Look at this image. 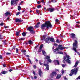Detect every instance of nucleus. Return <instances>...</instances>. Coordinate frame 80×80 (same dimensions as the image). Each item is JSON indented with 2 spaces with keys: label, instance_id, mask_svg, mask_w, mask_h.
<instances>
[{
  "label": "nucleus",
  "instance_id": "nucleus-45",
  "mask_svg": "<svg viewBox=\"0 0 80 80\" xmlns=\"http://www.w3.org/2000/svg\"><path fill=\"white\" fill-rule=\"evenodd\" d=\"M28 61H29L30 63H31V60H30V58H28Z\"/></svg>",
  "mask_w": 80,
  "mask_h": 80
},
{
  "label": "nucleus",
  "instance_id": "nucleus-30",
  "mask_svg": "<svg viewBox=\"0 0 80 80\" xmlns=\"http://www.w3.org/2000/svg\"><path fill=\"white\" fill-rule=\"evenodd\" d=\"M51 2H52V3H55L57 2V1H56V0H51Z\"/></svg>",
  "mask_w": 80,
  "mask_h": 80
},
{
  "label": "nucleus",
  "instance_id": "nucleus-40",
  "mask_svg": "<svg viewBox=\"0 0 80 80\" xmlns=\"http://www.w3.org/2000/svg\"><path fill=\"white\" fill-rule=\"evenodd\" d=\"M61 73L62 74H63V73H64V70H63V69H62Z\"/></svg>",
  "mask_w": 80,
  "mask_h": 80
},
{
  "label": "nucleus",
  "instance_id": "nucleus-23",
  "mask_svg": "<svg viewBox=\"0 0 80 80\" xmlns=\"http://www.w3.org/2000/svg\"><path fill=\"white\" fill-rule=\"evenodd\" d=\"M78 62L77 61L76 62L75 65L74 66V67H76L77 65H78Z\"/></svg>",
  "mask_w": 80,
  "mask_h": 80
},
{
  "label": "nucleus",
  "instance_id": "nucleus-26",
  "mask_svg": "<svg viewBox=\"0 0 80 80\" xmlns=\"http://www.w3.org/2000/svg\"><path fill=\"white\" fill-rule=\"evenodd\" d=\"M13 3H14V1L13 0H11V5H13Z\"/></svg>",
  "mask_w": 80,
  "mask_h": 80
},
{
  "label": "nucleus",
  "instance_id": "nucleus-44",
  "mask_svg": "<svg viewBox=\"0 0 80 80\" xmlns=\"http://www.w3.org/2000/svg\"><path fill=\"white\" fill-rule=\"evenodd\" d=\"M56 22H59V20H58V19H56Z\"/></svg>",
  "mask_w": 80,
  "mask_h": 80
},
{
  "label": "nucleus",
  "instance_id": "nucleus-47",
  "mask_svg": "<svg viewBox=\"0 0 80 80\" xmlns=\"http://www.w3.org/2000/svg\"><path fill=\"white\" fill-rule=\"evenodd\" d=\"M33 73L34 74V75H35L36 74H35V71H33Z\"/></svg>",
  "mask_w": 80,
  "mask_h": 80
},
{
  "label": "nucleus",
  "instance_id": "nucleus-52",
  "mask_svg": "<svg viewBox=\"0 0 80 80\" xmlns=\"http://www.w3.org/2000/svg\"><path fill=\"white\" fill-rule=\"evenodd\" d=\"M40 22H38L37 23V24L38 25H40Z\"/></svg>",
  "mask_w": 80,
  "mask_h": 80
},
{
  "label": "nucleus",
  "instance_id": "nucleus-7",
  "mask_svg": "<svg viewBox=\"0 0 80 80\" xmlns=\"http://www.w3.org/2000/svg\"><path fill=\"white\" fill-rule=\"evenodd\" d=\"M58 49H60V50H63V49H65V48L67 49V48H68L65 47H62V45L59 44L58 45Z\"/></svg>",
  "mask_w": 80,
  "mask_h": 80
},
{
  "label": "nucleus",
  "instance_id": "nucleus-63",
  "mask_svg": "<svg viewBox=\"0 0 80 80\" xmlns=\"http://www.w3.org/2000/svg\"><path fill=\"white\" fill-rule=\"evenodd\" d=\"M0 39H2V38H1V35H0Z\"/></svg>",
  "mask_w": 80,
  "mask_h": 80
},
{
  "label": "nucleus",
  "instance_id": "nucleus-38",
  "mask_svg": "<svg viewBox=\"0 0 80 80\" xmlns=\"http://www.w3.org/2000/svg\"><path fill=\"white\" fill-rule=\"evenodd\" d=\"M19 40H25V38H20Z\"/></svg>",
  "mask_w": 80,
  "mask_h": 80
},
{
  "label": "nucleus",
  "instance_id": "nucleus-32",
  "mask_svg": "<svg viewBox=\"0 0 80 80\" xmlns=\"http://www.w3.org/2000/svg\"><path fill=\"white\" fill-rule=\"evenodd\" d=\"M35 28H38L39 27V25L37 24L35 26Z\"/></svg>",
  "mask_w": 80,
  "mask_h": 80
},
{
  "label": "nucleus",
  "instance_id": "nucleus-11",
  "mask_svg": "<svg viewBox=\"0 0 80 80\" xmlns=\"http://www.w3.org/2000/svg\"><path fill=\"white\" fill-rule=\"evenodd\" d=\"M47 10H48V11H49V12H53L54 11V8H49L47 9Z\"/></svg>",
  "mask_w": 80,
  "mask_h": 80
},
{
  "label": "nucleus",
  "instance_id": "nucleus-31",
  "mask_svg": "<svg viewBox=\"0 0 80 80\" xmlns=\"http://www.w3.org/2000/svg\"><path fill=\"white\" fill-rule=\"evenodd\" d=\"M41 2L42 3H43L44 4V5L45 3V0H42Z\"/></svg>",
  "mask_w": 80,
  "mask_h": 80
},
{
  "label": "nucleus",
  "instance_id": "nucleus-37",
  "mask_svg": "<svg viewBox=\"0 0 80 80\" xmlns=\"http://www.w3.org/2000/svg\"><path fill=\"white\" fill-rule=\"evenodd\" d=\"M41 8V6L40 5H39L37 6L38 8Z\"/></svg>",
  "mask_w": 80,
  "mask_h": 80
},
{
  "label": "nucleus",
  "instance_id": "nucleus-12",
  "mask_svg": "<svg viewBox=\"0 0 80 80\" xmlns=\"http://www.w3.org/2000/svg\"><path fill=\"white\" fill-rule=\"evenodd\" d=\"M43 47V45L42 44H41V45H40V48L38 51V52H40L42 51V47Z\"/></svg>",
  "mask_w": 80,
  "mask_h": 80
},
{
  "label": "nucleus",
  "instance_id": "nucleus-22",
  "mask_svg": "<svg viewBox=\"0 0 80 80\" xmlns=\"http://www.w3.org/2000/svg\"><path fill=\"white\" fill-rule=\"evenodd\" d=\"M61 40H60L59 39H57L56 41V43H59L61 42Z\"/></svg>",
  "mask_w": 80,
  "mask_h": 80
},
{
  "label": "nucleus",
  "instance_id": "nucleus-3",
  "mask_svg": "<svg viewBox=\"0 0 80 80\" xmlns=\"http://www.w3.org/2000/svg\"><path fill=\"white\" fill-rule=\"evenodd\" d=\"M78 48V42L76 40H75L74 43L73 44V48L72 49L75 51L78 55H80V53L78 52L77 51V49Z\"/></svg>",
  "mask_w": 80,
  "mask_h": 80
},
{
  "label": "nucleus",
  "instance_id": "nucleus-61",
  "mask_svg": "<svg viewBox=\"0 0 80 80\" xmlns=\"http://www.w3.org/2000/svg\"><path fill=\"white\" fill-rule=\"evenodd\" d=\"M12 69L9 70V72H12Z\"/></svg>",
  "mask_w": 80,
  "mask_h": 80
},
{
  "label": "nucleus",
  "instance_id": "nucleus-21",
  "mask_svg": "<svg viewBox=\"0 0 80 80\" xmlns=\"http://www.w3.org/2000/svg\"><path fill=\"white\" fill-rule=\"evenodd\" d=\"M50 41L52 42H54V39L53 38H50Z\"/></svg>",
  "mask_w": 80,
  "mask_h": 80
},
{
  "label": "nucleus",
  "instance_id": "nucleus-8",
  "mask_svg": "<svg viewBox=\"0 0 80 80\" xmlns=\"http://www.w3.org/2000/svg\"><path fill=\"white\" fill-rule=\"evenodd\" d=\"M56 51H58L57 53H59V54H62V55L63 54V53L62 52H59V51H58V48H56L53 51L54 52H56Z\"/></svg>",
  "mask_w": 80,
  "mask_h": 80
},
{
  "label": "nucleus",
  "instance_id": "nucleus-9",
  "mask_svg": "<svg viewBox=\"0 0 80 80\" xmlns=\"http://www.w3.org/2000/svg\"><path fill=\"white\" fill-rule=\"evenodd\" d=\"M46 58L48 60V61L50 63H51L52 62V60L51 59H50V56H46Z\"/></svg>",
  "mask_w": 80,
  "mask_h": 80
},
{
  "label": "nucleus",
  "instance_id": "nucleus-57",
  "mask_svg": "<svg viewBox=\"0 0 80 80\" xmlns=\"http://www.w3.org/2000/svg\"><path fill=\"white\" fill-rule=\"evenodd\" d=\"M10 19V18L9 17H8V18L7 19V20H9Z\"/></svg>",
  "mask_w": 80,
  "mask_h": 80
},
{
  "label": "nucleus",
  "instance_id": "nucleus-54",
  "mask_svg": "<svg viewBox=\"0 0 80 80\" xmlns=\"http://www.w3.org/2000/svg\"><path fill=\"white\" fill-rule=\"evenodd\" d=\"M62 67H65V65L62 64Z\"/></svg>",
  "mask_w": 80,
  "mask_h": 80
},
{
  "label": "nucleus",
  "instance_id": "nucleus-50",
  "mask_svg": "<svg viewBox=\"0 0 80 80\" xmlns=\"http://www.w3.org/2000/svg\"><path fill=\"white\" fill-rule=\"evenodd\" d=\"M3 67H6V65H5V64H3Z\"/></svg>",
  "mask_w": 80,
  "mask_h": 80
},
{
  "label": "nucleus",
  "instance_id": "nucleus-19",
  "mask_svg": "<svg viewBox=\"0 0 80 80\" xmlns=\"http://www.w3.org/2000/svg\"><path fill=\"white\" fill-rule=\"evenodd\" d=\"M42 52L43 55H44V56H46V55H47V54H46V52H45V51L43 50L42 51Z\"/></svg>",
  "mask_w": 80,
  "mask_h": 80
},
{
  "label": "nucleus",
  "instance_id": "nucleus-17",
  "mask_svg": "<svg viewBox=\"0 0 80 80\" xmlns=\"http://www.w3.org/2000/svg\"><path fill=\"white\" fill-rule=\"evenodd\" d=\"M15 21L16 22H22V21L20 20V19H18V18H16V19L15 20Z\"/></svg>",
  "mask_w": 80,
  "mask_h": 80
},
{
  "label": "nucleus",
  "instance_id": "nucleus-51",
  "mask_svg": "<svg viewBox=\"0 0 80 80\" xmlns=\"http://www.w3.org/2000/svg\"><path fill=\"white\" fill-rule=\"evenodd\" d=\"M40 3H41V2H40V1H38V2H37V3L38 4H40Z\"/></svg>",
  "mask_w": 80,
  "mask_h": 80
},
{
  "label": "nucleus",
  "instance_id": "nucleus-58",
  "mask_svg": "<svg viewBox=\"0 0 80 80\" xmlns=\"http://www.w3.org/2000/svg\"><path fill=\"white\" fill-rule=\"evenodd\" d=\"M35 60L36 62H38V60L37 59H35Z\"/></svg>",
  "mask_w": 80,
  "mask_h": 80
},
{
  "label": "nucleus",
  "instance_id": "nucleus-16",
  "mask_svg": "<svg viewBox=\"0 0 80 80\" xmlns=\"http://www.w3.org/2000/svg\"><path fill=\"white\" fill-rule=\"evenodd\" d=\"M61 77H62V75L60 74H58L57 75V76L56 77V78L57 79H58L59 78H60Z\"/></svg>",
  "mask_w": 80,
  "mask_h": 80
},
{
  "label": "nucleus",
  "instance_id": "nucleus-1",
  "mask_svg": "<svg viewBox=\"0 0 80 80\" xmlns=\"http://www.w3.org/2000/svg\"><path fill=\"white\" fill-rule=\"evenodd\" d=\"M45 27H47V28L52 27V25L50 21L47 22L44 24H42L41 26V28L42 29V30H45Z\"/></svg>",
  "mask_w": 80,
  "mask_h": 80
},
{
  "label": "nucleus",
  "instance_id": "nucleus-4",
  "mask_svg": "<svg viewBox=\"0 0 80 80\" xmlns=\"http://www.w3.org/2000/svg\"><path fill=\"white\" fill-rule=\"evenodd\" d=\"M39 63L41 65H44L46 67V69L47 70H49V65H48V62H47L46 61H45L44 63H43L42 64L41 63L40 61H39Z\"/></svg>",
  "mask_w": 80,
  "mask_h": 80
},
{
  "label": "nucleus",
  "instance_id": "nucleus-55",
  "mask_svg": "<svg viewBox=\"0 0 80 80\" xmlns=\"http://www.w3.org/2000/svg\"><path fill=\"white\" fill-rule=\"evenodd\" d=\"M54 46H57V43H54Z\"/></svg>",
  "mask_w": 80,
  "mask_h": 80
},
{
  "label": "nucleus",
  "instance_id": "nucleus-25",
  "mask_svg": "<svg viewBox=\"0 0 80 80\" xmlns=\"http://www.w3.org/2000/svg\"><path fill=\"white\" fill-rule=\"evenodd\" d=\"M22 52L23 54L24 55H26V50H24L22 51Z\"/></svg>",
  "mask_w": 80,
  "mask_h": 80
},
{
  "label": "nucleus",
  "instance_id": "nucleus-43",
  "mask_svg": "<svg viewBox=\"0 0 80 80\" xmlns=\"http://www.w3.org/2000/svg\"><path fill=\"white\" fill-rule=\"evenodd\" d=\"M33 67L34 69H36V68H37V67H36V66H35V65H34L33 66Z\"/></svg>",
  "mask_w": 80,
  "mask_h": 80
},
{
  "label": "nucleus",
  "instance_id": "nucleus-2",
  "mask_svg": "<svg viewBox=\"0 0 80 80\" xmlns=\"http://www.w3.org/2000/svg\"><path fill=\"white\" fill-rule=\"evenodd\" d=\"M65 56L66 57H64L63 59H64L63 61V63H65V62H67L69 64H71V61L70 60L71 59V58H70L69 55H67V53H65Z\"/></svg>",
  "mask_w": 80,
  "mask_h": 80
},
{
  "label": "nucleus",
  "instance_id": "nucleus-15",
  "mask_svg": "<svg viewBox=\"0 0 80 80\" xmlns=\"http://www.w3.org/2000/svg\"><path fill=\"white\" fill-rule=\"evenodd\" d=\"M71 37L72 38H75V34L74 33H71L70 34Z\"/></svg>",
  "mask_w": 80,
  "mask_h": 80
},
{
  "label": "nucleus",
  "instance_id": "nucleus-35",
  "mask_svg": "<svg viewBox=\"0 0 80 80\" xmlns=\"http://www.w3.org/2000/svg\"><path fill=\"white\" fill-rule=\"evenodd\" d=\"M18 10L19 11H20V10H21V7H20V6L18 7Z\"/></svg>",
  "mask_w": 80,
  "mask_h": 80
},
{
  "label": "nucleus",
  "instance_id": "nucleus-64",
  "mask_svg": "<svg viewBox=\"0 0 80 80\" xmlns=\"http://www.w3.org/2000/svg\"><path fill=\"white\" fill-rule=\"evenodd\" d=\"M38 47V46L37 45V46H36V47H35V48H37V47Z\"/></svg>",
  "mask_w": 80,
  "mask_h": 80
},
{
  "label": "nucleus",
  "instance_id": "nucleus-28",
  "mask_svg": "<svg viewBox=\"0 0 80 80\" xmlns=\"http://www.w3.org/2000/svg\"><path fill=\"white\" fill-rule=\"evenodd\" d=\"M36 12H37V13L38 14V15H39V13H40V11L37 9H36Z\"/></svg>",
  "mask_w": 80,
  "mask_h": 80
},
{
  "label": "nucleus",
  "instance_id": "nucleus-29",
  "mask_svg": "<svg viewBox=\"0 0 80 80\" xmlns=\"http://www.w3.org/2000/svg\"><path fill=\"white\" fill-rule=\"evenodd\" d=\"M22 36L25 37L26 35V33L25 32H23L22 34Z\"/></svg>",
  "mask_w": 80,
  "mask_h": 80
},
{
  "label": "nucleus",
  "instance_id": "nucleus-60",
  "mask_svg": "<svg viewBox=\"0 0 80 80\" xmlns=\"http://www.w3.org/2000/svg\"><path fill=\"white\" fill-rule=\"evenodd\" d=\"M48 3H51V1H49L48 2Z\"/></svg>",
  "mask_w": 80,
  "mask_h": 80
},
{
  "label": "nucleus",
  "instance_id": "nucleus-13",
  "mask_svg": "<svg viewBox=\"0 0 80 80\" xmlns=\"http://www.w3.org/2000/svg\"><path fill=\"white\" fill-rule=\"evenodd\" d=\"M54 64L56 65H59L60 63L58 60H55L54 61Z\"/></svg>",
  "mask_w": 80,
  "mask_h": 80
},
{
  "label": "nucleus",
  "instance_id": "nucleus-6",
  "mask_svg": "<svg viewBox=\"0 0 80 80\" xmlns=\"http://www.w3.org/2000/svg\"><path fill=\"white\" fill-rule=\"evenodd\" d=\"M27 30L29 31L30 33L31 34H35V31L33 30V27H29L27 28Z\"/></svg>",
  "mask_w": 80,
  "mask_h": 80
},
{
  "label": "nucleus",
  "instance_id": "nucleus-10",
  "mask_svg": "<svg viewBox=\"0 0 80 80\" xmlns=\"http://www.w3.org/2000/svg\"><path fill=\"white\" fill-rule=\"evenodd\" d=\"M56 75H57V72H56L55 71L52 72V73L50 75L52 78L53 76H55Z\"/></svg>",
  "mask_w": 80,
  "mask_h": 80
},
{
  "label": "nucleus",
  "instance_id": "nucleus-56",
  "mask_svg": "<svg viewBox=\"0 0 80 80\" xmlns=\"http://www.w3.org/2000/svg\"><path fill=\"white\" fill-rule=\"evenodd\" d=\"M55 71H58V69H55Z\"/></svg>",
  "mask_w": 80,
  "mask_h": 80
},
{
  "label": "nucleus",
  "instance_id": "nucleus-39",
  "mask_svg": "<svg viewBox=\"0 0 80 80\" xmlns=\"http://www.w3.org/2000/svg\"><path fill=\"white\" fill-rule=\"evenodd\" d=\"M19 0H14V2H15V4H16L17 3L16 2H18Z\"/></svg>",
  "mask_w": 80,
  "mask_h": 80
},
{
  "label": "nucleus",
  "instance_id": "nucleus-49",
  "mask_svg": "<svg viewBox=\"0 0 80 80\" xmlns=\"http://www.w3.org/2000/svg\"><path fill=\"white\" fill-rule=\"evenodd\" d=\"M2 56L1 55H0V59H2Z\"/></svg>",
  "mask_w": 80,
  "mask_h": 80
},
{
  "label": "nucleus",
  "instance_id": "nucleus-36",
  "mask_svg": "<svg viewBox=\"0 0 80 80\" xmlns=\"http://www.w3.org/2000/svg\"><path fill=\"white\" fill-rule=\"evenodd\" d=\"M20 12H17L16 14V16H17L18 15H20Z\"/></svg>",
  "mask_w": 80,
  "mask_h": 80
},
{
  "label": "nucleus",
  "instance_id": "nucleus-41",
  "mask_svg": "<svg viewBox=\"0 0 80 80\" xmlns=\"http://www.w3.org/2000/svg\"><path fill=\"white\" fill-rule=\"evenodd\" d=\"M4 24L3 23V22H2L0 24V25L1 26H3V24Z\"/></svg>",
  "mask_w": 80,
  "mask_h": 80
},
{
  "label": "nucleus",
  "instance_id": "nucleus-27",
  "mask_svg": "<svg viewBox=\"0 0 80 80\" xmlns=\"http://www.w3.org/2000/svg\"><path fill=\"white\" fill-rule=\"evenodd\" d=\"M28 43H29V44H33V42L31 40H29L28 41Z\"/></svg>",
  "mask_w": 80,
  "mask_h": 80
},
{
  "label": "nucleus",
  "instance_id": "nucleus-18",
  "mask_svg": "<svg viewBox=\"0 0 80 80\" xmlns=\"http://www.w3.org/2000/svg\"><path fill=\"white\" fill-rule=\"evenodd\" d=\"M5 15L6 17H7L8 15H10V13L9 12H7L5 13Z\"/></svg>",
  "mask_w": 80,
  "mask_h": 80
},
{
  "label": "nucleus",
  "instance_id": "nucleus-5",
  "mask_svg": "<svg viewBox=\"0 0 80 80\" xmlns=\"http://www.w3.org/2000/svg\"><path fill=\"white\" fill-rule=\"evenodd\" d=\"M78 70V68H74L71 70V73L70 74V76H72L73 73H74L75 75H76Z\"/></svg>",
  "mask_w": 80,
  "mask_h": 80
},
{
  "label": "nucleus",
  "instance_id": "nucleus-34",
  "mask_svg": "<svg viewBox=\"0 0 80 80\" xmlns=\"http://www.w3.org/2000/svg\"><path fill=\"white\" fill-rule=\"evenodd\" d=\"M16 53H18V49L16 48Z\"/></svg>",
  "mask_w": 80,
  "mask_h": 80
},
{
  "label": "nucleus",
  "instance_id": "nucleus-33",
  "mask_svg": "<svg viewBox=\"0 0 80 80\" xmlns=\"http://www.w3.org/2000/svg\"><path fill=\"white\" fill-rule=\"evenodd\" d=\"M7 73V72L6 71H3L2 72H1V73H2V74H5Z\"/></svg>",
  "mask_w": 80,
  "mask_h": 80
},
{
  "label": "nucleus",
  "instance_id": "nucleus-53",
  "mask_svg": "<svg viewBox=\"0 0 80 80\" xmlns=\"http://www.w3.org/2000/svg\"><path fill=\"white\" fill-rule=\"evenodd\" d=\"M64 79L65 80H68V79L66 78V77H64Z\"/></svg>",
  "mask_w": 80,
  "mask_h": 80
},
{
  "label": "nucleus",
  "instance_id": "nucleus-20",
  "mask_svg": "<svg viewBox=\"0 0 80 80\" xmlns=\"http://www.w3.org/2000/svg\"><path fill=\"white\" fill-rule=\"evenodd\" d=\"M42 73V71H41V70H39V76H40V77H41Z\"/></svg>",
  "mask_w": 80,
  "mask_h": 80
},
{
  "label": "nucleus",
  "instance_id": "nucleus-14",
  "mask_svg": "<svg viewBox=\"0 0 80 80\" xmlns=\"http://www.w3.org/2000/svg\"><path fill=\"white\" fill-rule=\"evenodd\" d=\"M46 43H50V37H48L45 39Z\"/></svg>",
  "mask_w": 80,
  "mask_h": 80
},
{
  "label": "nucleus",
  "instance_id": "nucleus-48",
  "mask_svg": "<svg viewBox=\"0 0 80 80\" xmlns=\"http://www.w3.org/2000/svg\"><path fill=\"white\" fill-rule=\"evenodd\" d=\"M34 78H35V79H37V76H35L34 77Z\"/></svg>",
  "mask_w": 80,
  "mask_h": 80
},
{
  "label": "nucleus",
  "instance_id": "nucleus-62",
  "mask_svg": "<svg viewBox=\"0 0 80 80\" xmlns=\"http://www.w3.org/2000/svg\"><path fill=\"white\" fill-rule=\"evenodd\" d=\"M76 22L77 23H78V24L80 23V22Z\"/></svg>",
  "mask_w": 80,
  "mask_h": 80
},
{
  "label": "nucleus",
  "instance_id": "nucleus-42",
  "mask_svg": "<svg viewBox=\"0 0 80 80\" xmlns=\"http://www.w3.org/2000/svg\"><path fill=\"white\" fill-rule=\"evenodd\" d=\"M10 54H11V53L10 52H7L6 54L7 55H10Z\"/></svg>",
  "mask_w": 80,
  "mask_h": 80
},
{
  "label": "nucleus",
  "instance_id": "nucleus-59",
  "mask_svg": "<svg viewBox=\"0 0 80 80\" xmlns=\"http://www.w3.org/2000/svg\"><path fill=\"white\" fill-rule=\"evenodd\" d=\"M4 28H7V26H4Z\"/></svg>",
  "mask_w": 80,
  "mask_h": 80
},
{
  "label": "nucleus",
  "instance_id": "nucleus-46",
  "mask_svg": "<svg viewBox=\"0 0 80 80\" xmlns=\"http://www.w3.org/2000/svg\"><path fill=\"white\" fill-rule=\"evenodd\" d=\"M78 79H80V76H79L77 78V80H78Z\"/></svg>",
  "mask_w": 80,
  "mask_h": 80
},
{
  "label": "nucleus",
  "instance_id": "nucleus-24",
  "mask_svg": "<svg viewBox=\"0 0 80 80\" xmlns=\"http://www.w3.org/2000/svg\"><path fill=\"white\" fill-rule=\"evenodd\" d=\"M20 32H21V31H19V32H16V35L17 36H19V34L20 33Z\"/></svg>",
  "mask_w": 80,
  "mask_h": 80
}]
</instances>
